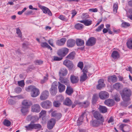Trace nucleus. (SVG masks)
<instances>
[{"instance_id":"1","label":"nucleus","mask_w":132,"mask_h":132,"mask_svg":"<svg viewBox=\"0 0 132 132\" xmlns=\"http://www.w3.org/2000/svg\"><path fill=\"white\" fill-rule=\"evenodd\" d=\"M120 93L124 102L128 101L130 100V97L131 93L130 89L127 88H125Z\"/></svg>"},{"instance_id":"2","label":"nucleus","mask_w":132,"mask_h":132,"mask_svg":"<svg viewBox=\"0 0 132 132\" xmlns=\"http://www.w3.org/2000/svg\"><path fill=\"white\" fill-rule=\"evenodd\" d=\"M26 90L27 92L31 91V95L32 97H36L40 94L39 90L34 86H29L28 88L26 89Z\"/></svg>"},{"instance_id":"3","label":"nucleus","mask_w":132,"mask_h":132,"mask_svg":"<svg viewBox=\"0 0 132 132\" xmlns=\"http://www.w3.org/2000/svg\"><path fill=\"white\" fill-rule=\"evenodd\" d=\"M26 129L27 131H31L34 129H40L41 126L39 124H35L34 121H31L30 124L25 126Z\"/></svg>"},{"instance_id":"4","label":"nucleus","mask_w":132,"mask_h":132,"mask_svg":"<svg viewBox=\"0 0 132 132\" xmlns=\"http://www.w3.org/2000/svg\"><path fill=\"white\" fill-rule=\"evenodd\" d=\"M57 83L56 81H55L52 84L51 87L50 89V92L52 95H55L57 93Z\"/></svg>"},{"instance_id":"5","label":"nucleus","mask_w":132,"mask_h":132,"mask_svg":"<svg viewBox=\"0 0 132 132\" xmlns=\"http://www.w3.org/2000/svg\"><path fill=\"white\" fill-rule=\"evenodd\" d=\"M69 50V49L67 48H64L59 50L57 54L59 56L62 58L68 54Z\"/></svg>"},{"instance_id":"6","label":"nucleus","mask_w":132,"mask_h":132,"mask_svg":"<svg viewBox=\"0 0 132 132\" xmlns=\"http://www.w3.org/2000/svg\"><path fill=\"white\" fill-rule=\"evenodd\" d=\"M63 64L67 67L70 70H72L74 68L75 66L72 62L68 60H65L64 61Z\"/></svg>"},{"instance_id":"7","label":"nucleus","mask_w":132,"mask_h":132,"mask_svg":"<svg viewBox=\"0 0 132 132\" xmlns=\"http://www.w3.org/2000/svg\"><path fill=\"white\" fill-rule=\"evenodd\" d=\"M40 104L43 108L45 109H48L52 106V103L50 101L47 100L41 102Z\"/></svg>"},{"instance_id":"8","label":"nucleus","mask_w":132,"mask_h":132,"mask_svg":"<svg viewBox=\"0 0 132 132\" xmlns=\"http://www.w3.org/2000/svg\"><path fill=\"white\" fill-rule=\"evenodd\" d=\"M93 115L94 118L96 119L101 121L102 123H103L104 122V119L103 117L98 112L95 111Z\"/></svg>"},{"instance_id":"9","label":"nucleus","mask_w":132,"mask_h":132,"mask_svg":"<svg viewBox=\"0 0 132 132\" xmlns=\"http://www.w3.org/2000/svg\"><path fill=\"white\" fill-rule=\"evenodd\" d=\"M96 39L93 37H91L86 42V45L88 46H92L96 43Z\"/></svg>"},{"instance_id":"10","label":"nucleus","mask_w":132,"mask_h":132,"mask_svg":"<svg viewBox=\"0 0 132 132\" xmlns=\"http://www.w3.org/2000/svg\"><path fill=\"white\" fill-rule=\"evenodd\" d=\"M40 110V107L38 104H35L31 107V111L33 112H39Z\"/></svg>"},{"instance_id":"11","label":"nucleus","mask_w":132,"mask_h":132,"mask_svg":"<svg viewBox=\"0 0 132 132\" xmlns=\"http://www.w3.org/2000/svg\"><path fill=\"white\" fill-rule=\"evenodd\" d=\"M99 95L100 99L105 100L109 97V94L105 91H102L99 93Z\"/></svg>"},{"instance_id":"12","label":"nucleus","mask_w":132,"mask_h":132,"mask_svg":"<svg viewBox=\"0 0 132 132\" xmlns=\"http://www.w3.org/2000/svg\"><path fill=\"white\" fill-rule=\"evenodd\" d=\"M98 83V84L96 86V88L97 89H101L105 85L104 83V80L103 79H99Z\"/></svg>"},{"instance_id":"13","label":"nucleus","mask_w":132,"mask_h":132,"mask_svg":"<svg viewBox=\"0 0 132 132\" xmlns=\"http://www.w3.org/2000/svg\"><path fill=\"white\" fill-rule=\"evenodd\" d=\"M55 123V120L54 119L52 118L48 122L47 124L48 129H52Z\"/></svg>"},{"instance_id":"14","label":"nucleus","mask_w":132,"mask_h":132,"mask_svg":"<svg viewBox=\"0 0 132 132\" xmlns=\"http://www.w3.org/2000/svg\"><path fill=\"white\" fill-rule=\"evenodd\" d=\"M48 95V92L47 90H45L41 94L40 97V99L41 100H45L47 98Z\"/></svg>"},{"instance_id":"15","label":"nucleus","mask_w":132,"mask_h":132,"mask_svg":"<svg viewBox=\"0 0 132 132\" xmlns=\"http://www.w3.org/2000/svg\"><path fill=\"white\" fill-rule=\"evenodd\" d=\"M59 79L60 81V82L61 83L64 84L67 86L69 85V81L67 78H64L61 76H60Z\"/></svg>"},{"instance_id":"16","label":"nucleus","mask_w":132,"mask_h":132,"mask_svg":"<svg viewBox=\"0 0 132 132\" xmlns=\"http://www.w3.org/2000/svg\"><path fill=\"white\" fill-rule=\"evenodd\" d=\"M75 44V41L72 39H69L67 42V46L69 47L74 46Z\"/></svg>"},{"instance_id":"17","label":"nucleus","mask_w":132,"mask_h":132,"mask_svg":"<svg viewBox=\"0 0 132 132\" xmlns=\"http://www.w3.org/2000/svg\"><path fill=\"white\" fill-rule=\"evenodd\" d=\"M105 104L108 106H113L114 104V101L112 99H109L106 100L104 101Z\"/></svg>"},{"instance_id":"18","label":"nucleus","mask_w":132,"mask_h":132,"mask_svg":"<svg viewBox=\"0 0 132 132\" xmlns=\"http://www.w3.org/2000/svg\"><path fill=\"white\" fill-rule=\"evenodd\" d=\"M70 79L71 82L73 84L77 83L79 80L78 77L74 75L71 76Z\"/></svg>"},{"instance_id":"19","label":"nucleus","mask_w":132,"mask_h":132,"mask_svg":"<svg viewBox=\"0 0 132 132\" xmlns=\"http://www.w3.org/2000/svg\"><path fill=\"white\" fill-rule=\"evenodd\" d=\"M92 126L94 127H98L100 125H103V123L96 120H93L91 122Z\"/></svg>"},{"instance_id":"20","label":"nucleus","mask_w":132,"mask_h":132,"mask_svg":"<svg viewBox=\"0 0 132 132\" xmlns=\"http://www.w3.org/2000/svg\"><path fill=\"white\" fill-rule=\"evenodd\" d=\"M67 39L65 38H63L60 40H58L56 42V44L59 46L64 45Z\"/></svg>"},{"instance_id":"21","label":"nucleus","mask_w":132,"mask_h":132,"mask_svg":"<svg viewBox=\"0 0 132 132\" xmlns=\"http://www.w3.org/2000/svg\"><path fill=\"white\" fill-rule=\"evenodd\" d=\"M41 9L42 10L44 13L48 14L50 16L52 15V13L50 10L47 8L43 6H41Z\"/></svg>"},{"instance_id":"22","label":"nucleus","mask_w":132,"mask_h":132,"mask_svg":"<svg viewBox=\"0 0 132 132\" xmlns=\"http://www.w3.org/2000/svg\"><path fill=\"white\" fill-rule=\"evenodd\" d=\"M68 73V70L65 68H61L59 72V75L60 76H65Z\"/></svg>"},{"instance_id":"23","label":"nucleus","mask_w":132,"mask_h":132,"mask_svg":"<svg viewBox=\"0 0 132 132\" xmlns=\"http://www.w3.org/2000/svg\"><path fill=\"white\" fill-rule=\"evenodd\" d=\"M80 23H83L85 26H88L90 25L92 23V21L90 19L82 20L79 21Z\"/></svg>"},{"instance_id":"24","label":"nucleus","mask_w":132,"mask_h":132,"mask_svg":"<svg viewBox=\"0 0 132 132\" xmlns=\"http://www.w3.org/2000/svg\"><path fill=\"white\" fill-rule=\"evenodd\" d=\"M117 80V77L116 75H114L108 77V81L110 83L115 82Z\"/></svg>"},{"instance_id":"25","label":"nucleus","mask_w":132,"mask_h":132,"mask_svg":"<svg viewBox=\"0 0 132 132\" xmlns=\"http://www.w3.org/2000/svg\"><path fill=\"white\" fill-rule=\"evenodd\" d=\"M58 88L60 92H62L64 91L65 89V86L64 85L59 82H58Z\"/></svg>"},{"instance_id":"26","label":"nucleus","mask_w":132,"mask_h":132,"mask_svg":"<svg viewBox=\"0 0 132 132\" xmlns=\"http://www.w3.org/2000/svg\"><path fill=\"white\" fill-rule=\"evenodd\" d=\"M73 91L72 88L68 86L65 92L68 95H70L73 93Z\"/></svg>"},{"instance_id":"27","label":"nucleus","mask_w":132,"mask_h":132,"mask_svg":"<svg viewBox=\"0 0 132 132\" xmlns=\"http://www.w3.org/2000/svg\"><path fill=\"white\" fill-rule=\"evenodd\" d=\"M76 44L78 46H82L84 44V41L83 40L80 39H77L76 40Z\"/></svg>"},{"instance_id":"28","label":"nucleus","mask_w":132,"mask_h":132,"mask_svg":"<svg viewBox=\"0 0 132 132\" xmlns=\"http://www.w3.org/2000/svg\"><path fill=\"white\" fill-rule=\"evenodd\" d=\"M70 16V15H68L67 17L62 15H60L59 16L58 18L62 21L67 22L69 19Z\"/></svg>"},{"instance_id":"29","label":"nucleus","mask_w":132,"mask_h":132,"mask_svg":"<svg viewBox=\"0 0 132 132\" xmlns=\"http://www.w3.org/2000/svg\"><path fill=\"white\" fill-rule=\"evenodd\" d=\"M111 56L112 57L115 59L119 57V54L118 52L115 51L113 52Z\"/></svg>"},{"instance_id":"30","label":"nucleus","mask_w":132,"mask_h":132,"mask_svg":"<svg viewBox=\"0 0 132 132\" xmlns=\"http://www.w3.org/2000/svg\"><path fill=\"white\" fill-rule=\"evenodd\" d=\"M98 109L100 112L102 113H104L107 112V109L106 107L100 105Z\"/></svg>"},{"instance_id":"31","label":"nucleus","mask_w":132,"mask_h":132,"mask_svg":"<svg viewBox=\"0 0 132 132\" xmlns=\"http://www.w3.org/2000/svg\"><path fill=\"white\" fill-rule=\"evenodd\" d=\"M63 103L65 105L69 106L72 104V102L69 98L67 97L65 99Z\"/></svg>"},{"instance_id":"32","label":"nucleus","mask_w":132,"mask_h":132,"mask_svg":"<svg viewBox=\"0 0 132 132\" xmlns=\"http://www.w3.org/2000/svg\"><path fill=\"white\" fill-rule=\"evenodd\" d=\"M85 113H83L80 116L79 118L77 121V125L80 126L82 124V120L83 119V116Z\"/></svg>"},{"instance_id":"33","label":"nucleus","mask_w":132,"mask_h":132,"mask_svg":"<svg viewBox=\"0 0 132 132\" xmlns=\"http://www.w3.org/2000/svg\"><path fill=\"white\" fill-rule=\"evenodd\" d=\"M76 53L74 52H72L70 53L66 57V58L70 59L73 60L75 57Z\"/></svg>"},{"instance_id":"34","label":"nucleus","mask_w":132,"mask_h":132,"mask_svg":"<svg viewBox=\"0 0 132 132\" xmlns=\"http://www.w3.org/2000/svg\"><path fill=\"white\" fill-rule=\"evenodd\" d=\"M87 78L86 74L83 73L81 76L80 81L81 82H83L86 80L87 79Z\"/></svg>"},{"instance_id":"35","label":"nucleus","mask_w":132,"mask_h":132,"mask_svg":"<svg viewBox=\"0 0 132 132\" xmlns=\"http://www.w3.org/2000/svg\"><path fill=\"white\" fill-rule=\"evenodd\" d=\"M22 105L26 106H30L32 105L31 102L26 100L23 101L22 102Z\"/></svg>"},{"instance_id":"36","label":"nucleus","mask_w":132,"mask_h":132,"mask_svg":"<svg viewBox=\"0 0 132 132\" xmlns=\"http://www.w3.org/2000/svg\"><path fill=\"white\" fill-rule=\"evenodd\" d=\"M90 104V102L87 101H86L83 102H81V106L84 108H87L88 107Z\"/></svg>"},{"instance_id":"37","label":"nucleus","mask_w":132,"mask_h":132,"mask_svg":"<svg viewBox=\"0 0 132 132\" xmlns=\"http://www.w3.org/2000/svg\"><path fill=\"white\" fill-rule=\"evenodd\" d=\"M127 47L130 49H132V39H130L128 40L127 42Z\"/></svg>"},{"instance_id":"38","label":"nucleus","mask_w":132,"mask_h":132,"mask_svg":"<svg viewBox=\"0 0 132 132\" xmlns=\"http://www.w3.org/2000/svg\"><path fill=\"white\" fill-rule=\"evenodd\" d=\"M83 26H84L82 24L78 23L75 25V28L77 29L81 30L83 28Z\"/></svg>"},{"instance_id":"39","label":"nucleus","mask_w":132,"mask_h":132,"mask_svg":"<svg viewBox=\"0 0 132 132\" xmlns=\"http://www.w3.org/2000/svg\"><path fill=\"white\" fill-rule=\"evenodd\" d=\"M81 18L83 20H87L89 18V15L87 13H83Z\"/></svg>"},{"instance_id":"40","label":"nucleus","mask_w":132,"mask_h":132,"mask_svg":"<svg viewBox=\"0 0 132 132\" xmlns=\"http://www.w3.org/2000/svg\"><path fill=\"white\" fill-rule=\"evenodd\" d=\"M121 85L119 83H117L113 85V87L117 90H119L120 88Z\"/></svg>"},{"instance_id":"41","label":"nucleus","mask_w":132,"mask_h":132,"mask_svg":"<svg viewBox=\"0 0 132 132\" xmlns=\"http://www.w3.org/2000/svg\"><path fill=\"white\" fill-rule=\"evenodd\" d=\"M4 125L7 127L11 125V122L7 119H5L3 122Z\"/></svg>"},{"instance_id":"42","label":"nucleus","mask_w":132,"mask_h":132,"mask_svg":"<svg viewBox=\"0 0 132 132\" xmlns=\"http://www.w3.org/2000/svg\"><path fill=\"white\" fill-rule=\"evenodd\" d=\"M46 111L45 110H42L39 113V117H43L46 115Z\"/></svg>"},{"instance_id":"43","label":"nucleus","mask_w":132,"mask_h":132,"mask_svg":"<svg viewBox=\"0 0 132 132\" xmlns=\"http://www.w3.org/2000/svg\"><path fill=\"white\" fill-rule=\"evenodd\" d=\"M118 8V4L115 3L113 6V10L114 13H116L117 12V10Z\"/></svg>"},{"instance_id":"44","label":"nucleus","mask_w":132,"mask_h":132,"mask_svg":"<svg viewBox=\"0 0 132 132\" xmlns=\"http://www.w3.org/2000/svg\"><path fill=\"white\" fill-rule=\"evenodd\" d=\"M130 26L129 23L126 22H123L121 24V26L122 27L124 28L128 27Z\"/></svg>"},{"instance_id":"45","label":"nucleus","mask_w":132,"mask_h":132,"mask_svg":"<svg viewBox=\"0 0 132 132\" xmlns=\"http://www.w3.org/2000/svg\"><path fill=\"white\" fill-rule=\"evenodd\" d=\"M104 25L103 24H102L100 26H99L98 28L95 30V31L97 32H99L101 31L102 29L104 28Z\"/></svg>"},{"instance_id":"46","label":"nucleus","mask_w":132,"mask_h":132,"mask_svg":"<svg viewBox=\"0 0 132 132\" xmlns=\"http://www.w3.org/2000/svg\"><path fill=\"white\" fill-rule=\"evenodd\" d=\"M28 108L24 107H22L21 109V112L23 113H26L28 111Z\"/></svg>"},{"instance_id":"47","label":"nucleus","mask_w":132,"mask_h":132,"mask_svg":"<svg viewBox=\"0 0 132 132\" xmlns=\"http://www.w3.org/2000/svg\"><path fill=\"white\" fill-rule=\"evenodd\" d=\"M22 89L21 88L19 87H16L15 90V92L17 93H20L22 91Z\"/></svg>"},{"instance_id":"48","label":"nucleus","mask_w":132,"mask_h":132,"mask_svg":"<svg viewBox=\"0 0 132 132\" xmlns=\"http://www.w3.org/2000/svg\"><path fill=\"white\" fill-rule=\"evenodd\" d=\"M16 33L18 34V37L20 38H21L22 36V34L19 28H17L16 29Z\"/></svg>"},{"instance_id":"49","label":"nucleus","mask_w":132,"mask_h":132,"mask_svg":"<svg viewBox=\"0 0 132 132\" xmlns=\"http://www.w3.org/2000/svg\"><path fill=\"white\" fill-rule=\"evenodd\" d=\"M18 84L19 86L21 87H23L24 86L25 84L23 80H22L18 81Z\"/></svg>"},{"instance_id":"50","label":"nucleus","mask_w":132,"mask_h":132,"mask_svg":"<svg viewBox=\"0 0 132 132\" xmlns=\"http://www.w3.org/2000/svg\"><path fill=\"white\" fill-rule=\"evenodd\" d=\"M128 127L126 126V125L124 124H121L119 126V128L123 132H128V131H125L123 130V128L125 127Z\"/></svg>"},{"instance_id":"51","label":"nucleus","mask_w":132,"mask_h":132,"mask_svg":"<svg viewBox=\"0 0 132 132\" xmlns=\"http://www.w3.org/2000/svg\"><path fill=\"white\" fill-rule=\"evenodd\" d=\"M53 105L55 107H58L61 105V103L58 101H55L53 102Z\"/></svg>"},{"instance_id":"52","label":"nucleus","mask_w":132,"mask_h":132,"mask_svg":"<svg viewBox=\"0 0 132 132\" xmlns=\"http://www.w3.org/2000/svg\"><path fill=\"white\" fill-rule=\"evenodd\" d=\"M83 62H79L77 65V66L81 70L83 69Z\"/></svg>"},{"instance_id":"53","label":"nucleus","mask_w":132,"mask_h":132,"mask_svg":"<svg viewBox=\"0 0 132 132\" xmlns=\"http://www.w3.org/2000/svg\"><path fill=\"white\" fill-rule=\"evenodd\" d=\"M48 45V44L46 42H42L40 44L41 46L44 48H47Z\"/></svg>"},{"instance_id":"54","label":"nucleus","mask_w":132,"mask_h":132,"mask_svg":"<svg viewBox=\"0 0 132 132\" xmlns=\"http://www.w3.org/2000/svg\"><path fill=\"white\" fill-rule=\"evenodd\" d=\"M71 12V14H72L71 18H73L77 14V12L75 10L72 11Z\"/></svg>"},{"instance_id":"55","label":"nucleus","mask_w":132,"mask_h":132,"mask_svg":"<svg viewBox=\"0 0 132 132\" xmlns=\"http://www.w3.org/2000/svg\"><path fill=\"white\" fill-rule=\"evenodd\" d=\"M49 44L53 47H54V46L53 44V40L52 39H51L48 40V41Z\"/></svg>"},{"instance_id":"56","label":"nucleus","mask_w":132,"mask_h":132,"mask_svg":"<svg viewBox=\"0 0 132 132\" xmlns=\"http://www.w3.org/2000/svg\"><path fill=\"white\" fill-rule=\"evenodd\" d=\"M114 98L115 101H119L120 100V96L118 95H116L114 96Z\"/></svg>"},{"instance_id":"57","label":"nucleus","mask_w":132,"mask_h":132,"mask_svg":"<svg viewBox=\"0 0 132 132\" xmlns=\"http://www.w3.org/2000/svg\"><path fill=\"white\" fill-rule=\"evenodd\" d=\"M62 59V57H59L57 56H54V57L53 60L54 61H60Z\"/></svg>"},{"instance_id":"58","label":"nucleus","mask_w":132,"mask_h":132,"mask_svg":"<svg viewBox=\"0 0 132 132\" xmlns=\"http://www.w3.org/2000/svg\"><path fill=\"white\" fill-rule=\"evenodd\" d=\"M97 97L96 95H94L92 98V101L93 102H95L97 101Z\"/></svg>"},{"instance_id":"59","label":"nucleus","mask_w":132,"mask_h":132,"mask_svg":"<svg viewBox=\"0 0 132 132\" xmlns=\"http://www.w3.org/2000/svg\"><path fill=\"white\" fill-rule=\"evenodd\" d=\"M35 63L37 65H40L43 63V61L40 60H36L35 61Z\"/></svg>"},{"instance_id":"60","label":"nucleus","mask_w":132,"mask_h":132,"mask_svg":"<svg viewBox=\"0 0 132 132\" xmlns=\"http://www.w3.org/2000/svg\"><path fill=\"white\" fill-rule=\"evenodd\" d=\"M89 11L90 12H96L97 11V9L96 8H92V9H89Z\"/></svg>"},{"instance_id":"61","label":"nucleus","mask_w":132,"mask_h":132,"mask_svg":"<svg viewBox=\"0 0 132 132\" xmlns=\"http://www.w3.org/2000/svg\"><path fill=\"white\" fill-rule=\"evenodd\" d=\"M82 71L83 72V73L86 74V73L88 72L87 67H84L82 70Z\"/></svg>"},{"instance_id":"62","label":"nucleus","mask_w":132,"mask_h":132,"mask_svg":"<svg viewBox=\"0 0 132 132\" xmlns=\"http://www.w3.org/2000/svg\"><path fill=\"white\" fill-rule=\"evenodd\" d=\"M62 116L61 114L60 113H57L55 117L56 119H59Z\"/></svg>"},{"instance_id":"63","label":"nucleus","mask_w":132,"mask_h":132,"mask_svg":"<svg viewBox=\"0 0 132 132\" xmlns=\"http://www.w3.org/2000/svg\"><path fill=\"white\" fill-rule=\"evenodd\" d=\"M114 121V119L112 117H110V119L108 121V122L109 123L112 122Z\"/></svg>"},{"instance_id":"64","label":"nucleus","mask_w":132,"mask_h":132,"mask_svg":"<svg viewBox=\"0 0 132 132\" xmlns=\"http://www.w3.org/2000/svg\"><path fill=\"white\" fill-rule=\"evenodd\" d=\"M74 103L76 105L77 104H78L81 106V102H79L78 101H75L74 102Z\"/></svg>"}]
</instances>
